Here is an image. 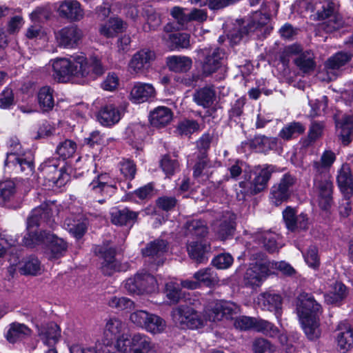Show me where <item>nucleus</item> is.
I'll return each mask as SVG.
<instances>
[{
  "mask_svg": "<svg viewBox=\"0 0 353 353\" xmlns=\"http://www.w3.org/2000/svg\"><path fill=\"white\" fill-rule=\"evenodd\" d=\"M82 65L83 68L86 69L88 72V73L83 77L90 76V78L94 79L102 75L105 72V68L101 61L96 57H90L89 61H86V59L84 57V61L82 62Z\"/></svg>",
  "mask_w": 353,
  "mask_h": 353,
  "instance_id": "obj_39",
  "label": "nucleus"
},
{
  "mask_svg": "<svg viewBox=\"0 0 353 353\" xmlns=\"http://www.w3.org/2000/svg\"><path fill=\"white\" fill-rule=\"evenodd\" d=\"M83 56H77L72 60L61 58L53 61L54 77L60 82H65L70 77H83L88 72L83 68Z\"/></svg>",
  "mask_w": 353,
  "mask_h": 353,
  "instance_id": "obj_6",
  "label": "nucleus"
},
{
  "mask_svg": "<svg viewBox=\"0 0 353 353\" xmlns=\"http://www.w3.org/2000/svg\"><path fill=\"white\" fill-rule=\"evenodd\" d=\"M259 303L263 310L274 312L277 317L280 315L282 298L279 294L265 292L259 298Z\"/></svg>",
  "mask_w": 353,
  "mask_h": 353,
  "instance_id": "obj_30",
  "label": "nucleus"
},
{
  "mask_svg": "<svg viewBox=\"0 0 353 353\" xmlns=\"http://www.w3.org/2000/svg\"><path fill=\"white\" fill-rule=\"evenodd\" d=\"M200 130L199 123L194 119H183L179 122L176 131L181 137H190L193 133Z\"/></svg>",
  "mask_w": 353,
  "mask_h": 353,
  "instance_id": "obj_42",
  "label": "nucleus"
},
{
  "mask_svg": "<svg viewBox=\"0 0 353 353\" xmlns=\"http://www.w3.org/2000/svg\"><path fill=\"white\" fill-rule=\"evenodd\" d=\"M233 263V258L230 254L222 253L215 256L212 261V265L218 269L228 268Z\"/></svg>",
  "mask_w": 353,
  "mask_h": 353,
  "instance_id": "obj_64",
  "label": "nucleus"
},
{
  "mask_svg": "<svg viewBox=\"0 0 353 353\" xmlns=\"http://www.w3.org/2000/svg\"><path fill=\"white\" fill-rule=\"evenodd\" d=\"M155 90L151 84L138 83L134 85L131 92V99L134 103H143L154 96Z\"/></svg>",
  "mask_w": 353,
  "mask_h": 353,
  "instance_id": "obj_32",
  "label": "nucleus"
},
{
  "mask_svg": "<svg viewBox=\"0 0 353 353\" xmlns=\"http://www.w3.org/2000/svg\"><path fill=\"white\" fill-rule=\"evenodd\" d=\"M332 291V305L339 306L341 302L346 298L347 287L342 283L336 282Z\"/></svg>",
  "mask_w": 353,
  "mask_h": 353,
  "instance_id": "obj_57",
  "label": "nucleus"
},
{
  "mask_svg": "<svg viewBox=\"0 0 353 353\" xmlns=\"http://www.w3.org/2000/svg\"><path fill=\"white\" fill-rule=\"evenodd\" d=\"M38 101L43 111H49L54 107L52 90L48 86L41 88L38 93Z\"/></svg>",
  "mask_w": 353,
  "mask_h": 353,
  "instance_id": "obj_43",
  "label": "nucleus"
},
{
  "mask_svg": "<svg viewBox=\"0 0 353 353\" xmlns=\"http://www.w3.org/2000/svg\"><path fill=\"white\" fill-rule=\"evenodd\" d=\"M139 216L138 212L130 210L128 208L123 209H114L110 212L111 222L119 226L132 227L137 221Z\"/></svg>",
  "mask_w": 353,
  "mask_h": 353,
  "instance_id": "obj_22",
  "label": "nucleus"
},
{
  "mask_svg": "<svg viewBox=\"0 0 353 353\" xmlns=\"http://www.w3.org/2000/svg\"><path fill=\"white\" fill-rule=\"evenodd\" d=\"M295 65L304 73L310 72L314 70L315 62L314 56L310 51L301 53L294 60Z\"/></svg>",
  "mask_w": 353,
  "mask_h": 353,
  "instance_id": "obj_41",
  "label": "nucleus"
},
{
  "mask_svg": "<svg viewBox=\"0 0 353 353\" xmlns=\"http://www.w3.org/2000/svg\"><path fill=\"white\" fill-rule=\"evenodd\" d=\"M283 218L288 230L292 232L305 231L309 228V220L307 214L301 213L296 214V211L291 207H288L283 212Z\"/></svg>",
  "mask_w": 353,
  "mask_h": 353,
  "instance_id": "obj_16",
  "label": "nucleus"
},
{
  "mask_svg": "<svg viewBox=\"0 0 353 353\" xmlns=\"http://www.w3.org/2000/svg\"><path fill=\"white\" fill-rule=\"evenodd\" d=\"M290 194L283 188L281 184H274L270 191V199L272 202L276 206L281 205L283 202L286 201Z\"/></svg>",
  "mask_w": 353,
  "mask_h": 353,
  "instance_id": "obj_50",
  "label": "nucleus"
},
{
  "mask_svg": "<svg viewBox=\"0 0 353 353\" xmlns=\"http://www.w3.org/2000/svg\"><path fill=\"white\" fill-rule=\"evenodd\" d=\"M161 168L167 176H172L179 169V163L175 159H172L169 156L165 155L160 162Z\"/></svg>",
  "mask_w": 353,
  "mask_h": 353,
  "instance_id": "obj_58",
  "label": "nucleus"
},
{
  "mask_svg": "<svg viewBox=\"0 0 353 353\" xmlns=\"http://www.w3.org/2000/svg\"><path fill=\"white\" fill-rule=\"evenodd\" d=\"M77 150V144L74 141L66 139L60 143L57 148V154L63 160L73 156Z\"/></svg>",
  "mask_w": 353,
  "mask_h": 353,
  "instance_id": "obj_51",
  "label": "nucleus"
},
{
  "mask_svg": "<svg viewBox=\"0 0 353 353\" xmlns=\"http://www.w3.org/2000/svg\"><path fill=\"white\" fill-rule=\"evenodd\" d=\"M142 294L152 293L157 289V281L148 273H137Z\"/></svg>",
  "mask_w": 353,
  "mask_h": 353,
  "instance_id": "obj_46",
  "label": "nucleus"
},
{
  "mask_svg": "<svg viewBox=\"0 0 353 353\" xmlns=\"http://www.w3.org/2000/svg\"><path fill=\"white\" fill-rule=\"evenodd\" d=\"M210 166V162L208 156L199 155L196 156V162L194 166L193 176L199 178L203 174V170Z\"/></svg>",
  "mask_w": 353,
  "mask_h": 353,
  "instance_id": "obj_62",
  "label": "nucleus"
},
{
  "mask_svg": "<svg viewBox=\"0 0 353 353\" xmlns=\"http://www.w3.org/2000/svg\"><path fill=\"white\" fill-rule=\"evenodd\" d=\"M196 305L200 303H186L181 304L172 311V316L175 324L182 329H197L203 325V319L200 316Z\"/></svg>",
  "mask_w": 353,
  "mask_h": 353,
  "instance_id": "obj_7",
  "label": "nucleus"
},
{
  "mask_svg": "<svg viewBox=\"0 0 353 353\" xmlns=\"http://www.w3.org/2000/svg\"><path fill=\"white\" fill-rule=\"evenodd\" d=\"M216 90L213 85H206L196 90L193 94V101L203 108L211 107L216 100Z\"/></svg>",
  "mask_w": 353,
  "mask_h": 353,
  "instance_id": "obj_25",
  "label": "nucleus"
},
{
  "mask_svg": "<svg viewBox=\"0 0 353 353\" xmlns=\"http://www.w3.org/2000/svg\"><path fill=\"white\" fill-rule=\"evenodd\" d=\"M15 148L16 150L8 154L5 163L6 165L12 164L16 168H19L22 172H32L34 168L32 161L23 157V153L21 150V146L17 142Z\"/></svg>",
  "mask_w": 353,
  "mask_h": 353,
  "instance_id": "obj_20",
  "label": "nucleus"
},
{
  "mask_svg": "<svg viewBox=\"0 0 353 353\" xmlns=\"http://www.w3.org/2000/svg\"><path fill=\"white\" fill-rule=\"evenodd\" d=\"M201 54L205 57L202 70L205 76H210L224 67L225 53L223 50L219 48L213 50L203 48L201 50Z\"/></svg>",
  "mask_w": 353,
  "mask_h": 353,
  "instance_id": "obj_10",
  "label": "nucleus"
},
{
  "mask_svg": "<svg viewBox=\"0 0 353 353\" xmlns=\"http://www.w3.org/2000/svg\"><path fill=\"white\" fill-rule=\"evenodd\" d=\"M278 139L274 137H268L264 135L255 137L252 141V145L262 151L272 150L277 146Z\"/></svg>",
  "mask_w": 353,
  "mask_h": 353,
  "instance_id": "obj_47",
  "label": "nucleus"
},
{
  "mask_svg": "<svg viewBox=\"0 0 353 353\" xmlns=\"http://www.w3.org/2000/svg\"><path fill=\"white\" fill-rule=\"evenodd\" d=\"M194 279L199 281V285L212 287L218 284L219 279L216 272L210 268L201 269L194 274Z\"/></svg>",
  "mask_w": 353,
  "mask_h": 353,
  "instance_id": "obj_36",
  "label": "nucleus"
},
{
  "mask_svg": "<svg viewBox=\"0 0 353 353\" xmlns=\"http://www.w3.org/2000/svg\"><path fill=\"white\" fill-rule=\"evenodd\" d=\"M124 324L118 319H110L105 325L104 330L105 340L103 343L107 346L112 345L113 341L121 336Z\"/></svg>",
  "mask_w": 353,
  "mask_h": 353,
  "instance_id": "obj_29",
  "label": "nucleus"
},
{
  "mask_svg": "<svg viewBox=\"0 0 353 353\" xmlns=\"http://www.w3.org/2000/svg\"><path fill=\"white\" fill-rule=\"evenodd\" d=\"M166 327L165 321L160 316L150 314L144 326L148 332L156 334L163 332Z\"/></svg>",
  "mask_w": 353,
  "mask_h": 353,
  "instance_id": "obj_45",
  "label": "nucleus"
},
{
  "mask_svg": "<svg viewBox=\"0 0 353 353\" xmlns=\"http://www.w3.org/2000/svg\"><path fill=\"white\" fill-rule=\"evenodd\" d=\"M53 202H44L34 208L27 219L28 234L23 237L26 246L32 248L37 245L45 244L50 250V259H57L65 254L68 249L67 243L62 239L46 230L36 232L32 229L42 224L54 228L55 222L52 217Z\"/></svg>",
  "mask_w": 353,
  "mask_h": 353,
  "instance_id": "obj_1",
  "label": "nucleus"
},
{
  "mask_svg": "<svg viewBox=\"0 0 353 353\" xmlns=\"http://www.w3.org/2000/svg\"><path fill=\"white\" fill-rule=\"evenodd\" d=\"M88 188L91 195L101 203H103L106 197L110 196L115 192L116 186H103L93 181L89 184Z\"/></svg>",
  "mask_w": 353,
  "mask_h": 353,
  "instance_id": "obj_37",
  "label": "nucleus"
},
{
  "mask_svg": "<svg viewBox=\"0 0 353 353\" xmlns=\"http://www.w3.org/2000/svg\"><path fill=\"white\" fill-rule=\"evenodd\" d=\"M339 333L336 342L339 351L346 353L353 347V327L349 324H341L338 326Z\"/></svg>",
  "mask_w": 353,
  "mask_h": 353,
  "instance_id": "obj_23",
  "label": "nucleus"
},
{
  "mask_svg": "<svg viewBox=\"0 0 353 353\" xmlns=\"http://www.w3.org/2000/svg\"><path fill=\"white\" fill-rule=\"evenodd\" d=\"M313 167L316 171L314 185L317 191L318 204L322 212L329 215L331 208V151L325 150L320 161H314Z\"/></svg>",
  "mask_w": 353,
  "mask_h": 353,
  "instance_id": "obj_3",
  "label": "nucleus"
},
{
  "mask_svg": "<svg viewBox=\"0 0 353 353\" xmlns=\"http://www.w3.org/2000/svg\"><path fill=\"white\" fill-rule=\"evenodd\" d=\"M38 335L43 344L52 347L61 338V330L57 324L51 322L39 327Z\"/></svg>",
  "mask_w": 353,
  "mask_h": 353,
  "instance_id": "obj_21",
  "label": "nucleus"
},
{
  "mask_svg": "<svg viewBox=\"0 0 353 353\" xmlns=\"http://www.w3.org/2000/svg\"><path fill=\"white\" fill-rule=\"evenodd\" d=\"M127 24L119 17L110 18L104 24L101 25L99 32L107 38H112L117 34L124 32Z\"/></svg>",
  "mask_w": 353,
  "mask_h": 353,
  "instance_id": "obj_31",
  "label": "nucleus"
},
{
  "mask_svg": "<svg viewBox=\"0 0 353 353\" xmlns=\"http://www.w3.org/2000/svg\"><path fill=\"white\" fill-rule=\"evenodd\" d=\"M351 60V55L347 52H339L332 56V76L337 77L335 70L345 65Z\"/></svg>",
  "mask_w": 353,
  "mask_h": 353,
  "instance_id": "obj_61",
  "label": "nucleus"
},
{
  "mask_svg": "<svg viewBox=\"0 0 353 353\" xmlns=\"http://www.w3.org/2000/svg\"><path fill=\"white\" fill-rule=\"evenodd\" d=\"M212 136L209 133L203 134L196 141L199 155L208 156V152L210 148Z\"/></svg>",
  "mask_w": 353,
  "mask_h": 353,
  "instance_id": "obj_63",
  "label": "nucleus"
},
{
  "mask_svg": "<svg viewBox=\"0 0 353 353\" xmlns=\"http://www.w3.org/2000/svg\"><path fill=\"white\" fill-rule=\"evenodd\" d=\"M173 117L172 110L165 106H159L150 112V121L152 126L161 128L170 123Z\"/></svg>",
  "mask_w": 353,
  "mask_h": 353,
  "instance_id": "obj_28",
  "label": "nucleus"
},
{
  "mask_svg": "<svg viewBox=\"0 0 353 353\" xmlns=\"http://www.w3.org/2000/svg\"><path fill=\"white\" fill-rule=\"evenodd\" d=\"M121 112L114 104L103 106L97 114L99 122L104 126H111L121 119Z\"/></svg>",
  "mask_w": 353,
  "mask_h": 353,
  "instance_id": "obj_24",
  "label": "nucleus"
},
{
  "mask_svg": "<svg viewBox=\"0 0 353 353\" xmlns=\"http://www.w3.org/2000/svg\"><path fill=\"white\" fill-rule=\"evenodd\" d=\"M31 330L25 324L12 323L6 333V339L10 343H15L31 335Z\"/></svg>",
  "mask_w": 353,
  "mask_h": 353,
  "instance_id": "obj_33",
  "label": "nucleus"
},
{
  "mask_svg": "<svg viewBox=\"0 0 353 353\" xmlns=\"http://www.w3.org/2000/svg\"><path fill=\"white\" fill-rule=\"evenodd\" d=\"M336 182L343 196L352 197L353 177L349 168L342 167L336 176Z\"/></svg>",
  "mask_w": 353,
  "mask_h": 353,
  "instance_id": "obj_27",
  "label": "nucleus"
},
{
  "mask_svg": "<svg viewBox=\"0 0 353 353\" xmlns=\"http://www.w3.org/2000/svg\"><path fill=\"white\" fill-rule=\"evenodd\" d=\"M172 48H188L190 46V35L186 33H174L169 35Z\"/></svg>",
  "mask_w": 353,
  "mask_h": 353,
  "instance_id": "obj_54",
  "label": "nucleus"
},
{
  "mask_svg": "<svg viewBox=\"0 0 353 353\" xmlns=\"http://www.w3.org/2000/svg\"><path fill=\"white\" fill-rule=\"evenodd\" d=\"M120 171L126 179L132 180L137 172L136 165L133 161L124 159L120 162Z\"/></svg>",
  "mask_w": 353,
  "mask_h": 353,
  "instance_id": "obj_60",
  "label": "nucleus"
},
{
  "mask_svg": "<svg viewBox=\"0 0 353 353\" xmlns=\"http://www.w3.org/2000/svg\"><path fill=\"white\" fill-rule=\"evenodd\" d=\"M243 103L240 101H236V103L232 106L229 110V121L228 123L231 127L241 123V116L243 114Z\"/></svg>",
  "mask_w": 353,
  "mask_h": 353,
  "instance_id": "obj_53",
  "label": "nucleus"
},
{
  "mask_svg": "<svg viewBox=\"0 0 353 353\" xmlns=\"http://www.w3.org/2000/svg\"><path fill=\"white\" fill-rule=\"evenodd\" d=\"M83 31L77 25H70L55 33L58 46L65 48L77 47L83 38Z\"/></svg>",
  "mask_w": 353,
  "mask_h": 353,
  "instance_id": "obj_12",
  "label": "nucleus"
},
{
  "mask_svg": "<svg viewBox=\"0 0 353 353\" xmlns=\"http://www.w3.org/2000/svg\"><path fill=\"white\" fill-rule=\"evenodd\" d=\"M189 256L197 263H205L210 257L211 246L205 241H191L187 245Z\"/></svg>",
  "mask_w": 353,
  "mask_h": 353,
  "instance_id": "obj_18",
  "label": "nucleus"
},
{
  "mask_svg": "<svg viewBox=\"0 0 353 353\" xmlns=\"http://www.w3.org/2000/svg\"><path fill=\"white\" fill-rule=\"evenodd\" d=\"M94 252L100 256L103 261L101 262V270L103 274L111 276L114 272L121 270V264L115 259L116 249L105 245L98 246Z\"/></svg>",
  "mask_w": 353,
  "mask_h": 353,
  "instance_id": "obj_14",
  "label": "nucleus"
},
{
  "mask_svg": "<svg viewBox=\"0 0 353 353\" xmlns=\"http://www.w3.org/2000/svg\"><path fill=\"white\" fill-rule=\"evenodd\" d=\"M334 119L339 141L343 146L349 145L353 141V117L345 115L339 120Z\"/></svg>",
  "mask_w": 353,
  "mask_h": 353,
  "instance_id": "obj_17",
  "label": "nucleus"
},
{
  "mask_svg": "<svg viewBox=\"0 0 353 353\" xmlns=\"http://www.w3.org/2000/svg\"><path fill=\"white\" fill-rule=\"evenodd\" d=\"M64 225L65 229L69 231L75 238H81L86 232L87 227L83 222L72 223L71 219H66Z\"/></svg>",
  "mask_w": 353,
  "mask_h": 353,
  "instance_id": "obj_56",
  "label": "nucleus"
},
{
  "mask_svg": "<svg viewBox=\"0 0 353 353\" xmlns=\"http://www.w3.org/2000/svg\"><path fill=\"white\" fill-rule=\"evenodd\" d=\"M260 21L256 20V16L247 22L244 21H237L238 27H235L230 32L228 37L232 44H238L250 32H254L263 28L268 21V18L265 14H260Z\"/></svg>",
  "mask_w": 353,
  "mask_h": 353,
  "instance_id": "obj_9",
  "label": "nucleus"
},
{
  "mask_svg": "<svg viewBox=\"0 0 353 353\" xmlns=\"http://www.w3.org/2000/svg\"><path fill=\"white\" fill-rule=\"evenodd\" d=\"M165 294L170 301L176 304L182 299L180 286L178 283L169 282L165 285Z\"/></svg>",
  "mask_w": 353,
  "mask_h": 353,
  "instance_id": "obj_55",
  "label": "nucleus"
},
{
  "mask_svg": "<svg viewBox=\"0 0 353 353\" xmlns=\"http://www.w3.org/2000/svg\"><path fill=\"white\" fill-rule=\"evenodd\" d=\"M297 314L305 334L310 340L318 339L321 334L319 315L321 306L313 296L301 293L298 299Z\"/></svg>",
  "mask_w": 353,
  "mask_h": 353,
  "instance_id": "obj_2",
  "label": "nucleus"
},
{
  "mask_svg": "<svg viewBox=\"0 0 353 353\" xmlns=\"http://www.w3.org/2000/svg\"><path fill=\"white\" fill-rule=\"evenodd\" d=\"M250 260L252 262L244 274V284L250 287L259 286L268 275L270 263L266 255L260 251L250 252Z\"/></svg>",
  "mask_w": 353,
  "mask_h": 353,
  "instance_id": "obj_5",
  "label": "nucleus"
},
{
  "mask_svg": "<svg viewBox=\"0 0 353 353\" xmlns=\"http://www.w3.org/2000/svg\"><path fill=\"white\" fill-rule=\"evenodd\" d=\"M108 305L118 311L132 310L134 307V303L129 298L125 296H112L108 302Z\"/></svg>",
  "mask_w": 353,
  "mask_h": 353,
  "instance_id": "obj_49",
  "label": "nucleus"
},
{
  "mask_svg": "<svg viewBox=\"0 0 353 353\" xmlns=\"http://www.w3.org/2000/svg\"><path fill=\"white\" fill-rule=\"evenodd\" d=\"M236 305L225 301H217L208 306L205 310V318L210 321H221L224 319H232L233 314L236 313Z\"/></svg>",
  "mask_w": 353,
  "mask_h": 353,
  "instance_id": "obj_13",
  "label": "nucleus"
},
{
  "mask_svg": "<svg viewBox=\"0 0 353 353\" xmlns=\"http://www.w3.org/2000/svg\"><path fill=\"white\" fill-rule=\"evenodd\" d=\"M166 65L170 71L183 73L191 68L192 61L188 57L173 55L166 58Z\"/></svg>",
  "mask_w": 353,
  "mask_h": 353,
  "instance_id": "obj_34",
  "label": "nucleus"
},
{
  "mask_svg": "<svg viewBox=\"0 0 353 353\" xmlns=\"http://www.w3.org/2000/svg\"><path fill=\"white\" fill-rule=\"evenodd\" d=\"M253 330L261 332L270 337H274L279 334V329L272 323L260 318H255Z\"/></svg>",
  "mask_w": 353,
  "mask_h": 353,
  "instance_id": "obj_44",
  "label": "nucleus"
},
{
  "mask_svg": "<svg viewBox=\"0 0 353 353\" xmlns=\"http://www.w3.org/2000/svg\"><path fill=\"white\" fill-rule=\"evenodd\" d=\"M117 348L123 352H126L129 349L133 353H159L158 344L150 336L141 333H135L130 336L123 334L118 339Z\"/></svg>",
  "mask_w": 353,
  "mask_h": 353,
  "instance_id": "obj_4",
  "label": "nucleus"
},
{
  "mask_svg": "<svg viewBox=\"0 0 353 353\" xmlns=\"http://www.w3.org/2000/svg\"><path fill=\"white\" fill-rule=\"evenodd\" d=\"M276 171V167L272 165H259L256 168V176L252 182L248 183L249 187L245 189L244 193L255 195L263 191L268 186L272 174Z\"/></svg>",
  "mask_w": 353,
  "mask_h": 353,
  "instance_id": "obj_11",
  "label": "nucleus"
},
{
  "mask_svg": "<svg viewBox=\"0 0 353 353\" xmlns=\"http://www.w3.org/2000/svg\"><path fill=\"white\" fill-rule=\"evenodd\" d=\"M58 12L61 17L73 21H80L84 16L80 3L76 0L62 1L58 8Z\"/></svg>",
  "mask_w": 353,
  "mask_h": 353,
  "instance_id": "obj_19",
  "label": "nucleus"
},
{
  "mask_svg": "<svg viewBox=\"0 0 353 353\" xmlns=\"http://www.w3.org/2000/svg\"><path fill=\"white\" fill-rule=\"evenodd\" d=\"M16 193L15 183L10 180L0 182V205L9 201Z\"/></svg>",
  "mask_w": 353,
  "mask_h": 353,
  "instance_id": "obj_48",
  "label": "nucleus"
},
{
  "mask_svg": "<svg viewBox=\"0 0 353 353\" xmlns=\"http://www.w3.org/2000/svg\"><path fill=\"white\" fill-rule=\"evenodd\" d=\"M255 317L240 316L234 320V327L241 331L253 330Z\"/></svg>",
  "mask_w": 353,
  "mask_h": 353,
  "instance_id": "obj_59",
  "label": "nucleus"
},
{
  "mask_svg": "<svg viewBox=\"0 0 353 353\" xmlns=\"http://www.w3.org/2000/svg\"><path fill=\"white\" fill-rule=\"evenodd\" d=\"M305 126L301 122L293 121L285 125L279 132V137L283 140H290L304 133Z\"/></svg>",
  "mask_w": 353,
  "mask_h": 353,
  "instance_id": "obj_38",
  "label": "nucleus"
},
{
  "mask_svg": "<svg viewBox=\"0 0 353 353\" xmlns=\"http://www.w3.org/2000/svg\"><path fill=\"white\" fill-rule=\"evenodd\" d=\"M257 239L265 249L270 253L278 250L275 235L271 232H263L257 235Z\"/></svg>",
  "mask_w": 353,
  "mask_h": 353,
  "instance_id": "obj_52",
  "label": "nucleus"
},
{
  "mask_svg": "<svg viewBox=\"0 0 353 353\" xmlns=\"http://www.w3.org/2000/svg\"><path fill=\"white\" fill-rule=\"evenodd\" d=\"M168 251V243L165 240L157 239L149 242L141 249L145 265L151 271L157 270L163 265Z\"/></svg>",
  "mask_w": 353,
  "mask_h": 353,
  "instance_id": "obj_8",
  "label": "nucleus"
},
{
  "mask_svg": "<svg viewBox=\"0 0 353 353\" xmlns=\"http://www.w3.org/2000/svg\"><path fill=\"white\" fill-rule=\"evenodd\" d=\"M156 58L154 51L144 48L137 52L129 62V68L136 74L143 73L151 67Z\"/></svg>",
  "mask_w": 353,
  "mask_h": 353,
  "instance_id": "obj_15",
  "label": "nucleus"
},
{
  "mask_svg": "<svg viewBox=\"0 0 353 353\" xmlns=\"http://www.w3.org/2000/svg\"><path fill=\"white\" fill-rule=\"evenodd\" d=\"M19 271L23 274L37 275L41 271V263L39 259L30 256L19 263Z\"/></svg>",
  "mask_w": 353,
  "mask_h": 353,
  "instance_id": "obj_40",
  "label": "nucleus"
},
{
  "mask_svg": "<svg viewBox=\"0 0 353 353\" xmlns=\"http://www.w3.org/2000/svg\"><path fill=\"white\" fill-rule=\"evenodd\" d=\"M214 230L221 240H225L228 236H232L235 230L234 215L230 212H226L214 225Z\"/></svg>",
  "mask_w": 353,
  "mask_h": 353,
  "instance_id": "obj_26",
  "label": "nucleus"
},
{
  "mask_svg": "<svg viewBox=\"0 0 353 353\" xmlns=\"http://www.w3.org/2000/svg\"><path fill=\"white\" fill-rule=\"evenodd\" d=\"M185 234L192 237H204L208 234L206 223L201 219H190L184 224Z\"/></svg>",
  "mask_w": 353,
  "mask_h": 353,
  "instance_id": "obj_35",
  "label": "nucleus"
}]
</instances>
